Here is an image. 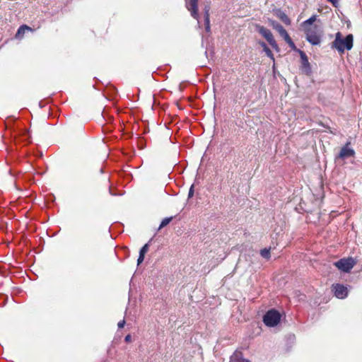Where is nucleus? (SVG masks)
<instances>
[{
	"mask_svg": "<svg viewBox=\"0 0 362 362\" xmlns=\"http://www.w3.org/2000/svg\"><path fill=\"white\" fill-rule=\"evenodd\" d=\"M266 326L273 327L276 326L281 320V318H262Z\"/></svg>",
	"mask_w": 362,
	"mask_h": 362,
	"instance_id": "nucleus-11",
	"label": "nucleus"
},
{
	"mask_svg": "<svg viewBox=\"0 0 362 362\" xmlns=\"http://www.w3.org/2000/svg\"><path fill=\"white\" fill-rule=\"evenodd\" d=\"M278 16L286 25L291 24V20L285 13L280 11Z\"/></svg>",
	"mask_w": 362,
	"mask_h": 362,
	"instance_id": "nucleus-15",
	"label": "nucleus"
},
{
	"mask_svg": "<svg viewBox=\"0 0 362 362\" xmlns=\"http://www.w3.org/2000/svg\"><path fill=\"white\" fill-rule=\"evenodd\" d=\"M148 248H149V245L148 243H146L145 244L140 250L139 251V253L141 255H144L145 256V254L148 252Z\"/></svg>",
	"mask_w": 362,
	"mask_h": 362,
	"instance_id": "nucleus-18",
	"label": "nucleus"
},
{
	"mask_svg": "<svg viewBox=\"0 0 362 362\" xmlns=\"http://www.w3.org/2000/svg\"><path fill=\"white\" fill-rule=\"evenodd\" d=\"M273 28L275 29L279 34L286 40L287 38H288L289 35L288 34L287 31L284 28V27L276 22L272 23Z\"/></svg>",
	"mask_w": 362,
	"mask_h": 362,
	"instance_id": "nucleus-8",
	"label": "nucleus"
},
{
	"mask_svg": "<svg viewBox=\"0 0 362 362\" xmlns=\"http://www.w3.org/2000/svg\"><path fill=\"white\" fill-rule=\"evenodd\" d=\"M334 296L339 299H344L348 296V288L342 284H337L332 286Z\"/></svg>",
	"mask_w": 362,
	"mask_h": 362,
	"instance_id": "nucleus-5",
	"label": "nucleus"
},
{
	"mask_svg": "<svg viewBox=\"0 0 362 362\" xmlns=\"http://www.w3.org/2000/svg\"><path fill=\"white\" fill-rule=\"evenodd\" d=\"M260 255L262 257L268 259L270 258V250L264 248L260 251Z\"/></svg>",
	"mask_w": 362,
	"mask_h": 362,
	"instance_id": "nucleus-16",
	"label": "nucleus"
},
{
	"mask_svg": "<svg viewBox=\"0 0 362 362\" xmlns=\"http://www.w3.org/2000/svg\"><path fill=\"white\" fill-rule=\"evenodd\" d=\"M317 20V16L313 15L301 24L305 33L306 40L313 45L320 44L323 35V30L321 26L313 25Z\"/></svg>",
	"mask_w": 362,
	"mask_h": 362,
	"instance_id": "nucleus-1",
	"label": "nucleus"
},
{
	"mask_svg": "<svg viewBox=\"0 0 362 362\" xmlns=\"http://www.w3.org/2000/svg\"><path fill=\"white\" fill-rule=\"evenodd\" d=\"M172 220V217H170V218H165L164 219H163V221H161L160 224V226H159V228H162L165 226H166Z\"/></svg>",
	"mask_w": 362,
	"mask_h": 362,
	"instance_id": "nucleus-17",
	"label": "nucleus"
},
{
	"mask_svg": "<svg viewBox=\"0 0 362 362\" xmlns=\"http://www.w3.org/2000/svg\"><path fill=\"white\" fill-rule=\"evenodd\" d=\"M209 6L204 8V22H205V30L207 33L210 32V20H209Z\"/></svg>",
	"mask_w": 362,
	"mask_h": 362,
	"instance_id": "nucleus-10",
	"label": "nucleus"
},
{
	"mask_svg": "<svg viewBox=\"0 0 362 362\" xmlns=\"http://www.w3.org/2000/svg\"><path fill=\"white\" fill-rule=\"evenodd\" d=\"M354 264L355 262L352 258L341 259L334 262L336 267L344 272H349L354 267Z\"/></svg>",
	"mask_w": 362,
	"mask_h": 362,
	"instance_id": "nucleus-4",
	"label": "nucleus"
},
{
	"mask_svg": "<svg viewBox=\"0 0 362 362\" xmlns=\"http://www.w3.org/2000/svg\"><path fill=\"white\" fill-rule=\"evenodd\" d=\"M193 194H194V186L192 185L189 190V193H188V197L189 198H191L193 197Z\"/></svg>",
	"mask_w": 362,
	"mask_h": 362,
	"instance_id": "nucleus-21",
	"label": "nucleus"
},
{
	"mask_svg": "<svg viewBox=\"0 0 362 362\" xmlns=\"http://www.w3.org/2000/svg\"><path fill=\"white\" fill-rule=\"evenodd\" d=\"M354 36L352 34L347 35L343 37L341 33H336L333 42V47L340 53L343 54L345 50H351L353 47Z\"/></svg>",
	"mask_w": 362,
	"mask_h": 362,
	"instance_id": "nucleus-2",
	"label": "nucleus"
},
{
	"mask_svg": "<svg viewBox=\"0 0 362 362\" xmlns=\"http://www.w3.org/2000/svg\"><path fill=\"white\" fill-rule=\"evenodd\" d=\"M256 30L267 40V41L272 47L273 49L276 50L279 49L278 45L276 42L272 32L269 29L264 28V26L257 25H256Z\"/></svg>",
	"mask_w": 362,
	"mask_h": 362,
	"instance_id": "nucleus-3",
	"label": "nucleus"
},
{
	"mask_svg": "<svg viewBox=\"0 0 362 362\" xmlns=\"http://www.w3.org/2000/svg\"><path fill=\"white\" fill-rule=\"evenodd\" d=\"M124 341L127 342V343H129V342H131L132 341V337L130 334H127L125 338H124Z\"/></svg>",
	"mask_w": 362,
	"mask_h": 362,
	"instance_id": "nucleus-24",
	"label": "nucleus"
},
{
	"mask_svg": "<svg viewBox=\"0 0 362 362\" xmlns=\"http://www.w3.org/2000/svg\"><path fill=\"white\" fill-rule=\"evenodd\" d=\"M285 41L288 44L289 47L292 49H293V50L296 49V45L290 37H288V38H287Z\"/></svg>",
	"mask_w": 362,
	"mask_h": 362,
	"instance_id": "nucleus-19",
	"label": "nucleus"
},
{
	"mask_svg": "<svg viewBox=\"0 0 362 362\" xmlns=\"http://www.w3.org/2000/svg\"><path fill=\"white\" fill-rule=\"evenodd\" d=\"M262 317H282V314L276 309L272 308L267 310Z\"/></svg>",
	"mask_w": 362,
	"mask_h": 362,
	"instance_id": "nucleus-14",
	"label": "nucleus"
},
{
	"mask_svg": "<svg viewBox=\"0 0 362 362\" xmlns=\"http://www.w3.org/2000/svg\"><path fill=\"white\" fill-rule=\"evenodd\" d=\"M259 45L263 48V50L265 52V54H267V56L268 57H269L270 59H272V60H274V55H273L272 51L270 50V49L266 45V43L264 42L260 41V42H259Z\"/></svg>",
	"mask_w": 362,
	"mask_h": 362,
	"instance_id": "nucleus-13",
	"label": "nucleus"
},
{
	"mask_svg": "<svg viewBox=\"0 0 362 362\" xmlns=\"http://www.w3.org/2000/svg\"><path fill=\"white\" fill-rule=\"evenodd\" d=\"M354 151L351 148H348L347 146H346L341 149L339 156V158H345L351 157L354 156Z\"/></svg>",
	"mask_w": 362,
	"mask_h": 362,
	"instance_id": "nucleus-9",
	"label": "nucleus"
},
{
	"mask_svg": "<svg viewBox=\"0 0 362 362\" xmlns=\"http://www.w3.org/2000/svg\"><path fill=\"white\" fill-rule=\"evenodd\" d=\"M300 60H301V71L306 75H310L311 74V66L310 62H308V57L305 53L301 50H298Z\"/></svg>",
	"mask_w": 362,
	"mask_h": 362,
	"instance_id": "nucleus-6",
	"label": "nucleus"
},
{
	"mask_svg": "<svg viewBox=\"0 0 362 362\" xmlns=\"http://www.w3.org/2000/svg\"><path fill=\"white\" fill-rule=\"evenodd\" d=\"M186 7L189 11L191 13V16L197 20L198 23L199 21V14H198V0H189V1H186Z\"/></svg>",
	"mask_w": 362,
	"mask_h": 362,
	"instance_id": "nucleus-7",
	"label": "nucleus"
},
{
	"mask_svg": "<svg viewBox=\"0 0 362 362\" xmlns=\"http://www.w3.org/2000/svg\"><path fill=\"white\" fill-rule=\"evenodd\" d=\"M28 30H31V28L26 25H21L18 28V30L16 34V38H17V39L22 38L23 35L25 34V33Z\"/></svg>",
	"mask_w": 362,
	"mask_h": 362,
	"instance_id": "nucleus-12",
	"label": "nucleus"
},
{
	"mask_svg": "<svg viewBox=\"0 0 362 362\" xmlns=\"http://www.w3.org/2000/svg\"><path fill=\"white\" fill-rule=\"evenodd\" d=\"M144 255H141L140 253H139V257H138V259H137V264L139 265L141 263L143 262L144 259Z\"/></svg>",
	"mask_w": 362,
	"mask_h": 362,
	"instance_id": "nucleus-20",
	"label": "nucleus"
},
{
	"mask_svg": "<svg viewBox=\"0 0 362 362\" xmlns=\"http://www.w3.org/2000/svg\"><path fill=\"white\" fill-rule=\"evenodd\" d=\"M327 1L330 3H332L334 6L337 7L339 0H327Z\"/></svg>",
	"mask_w": 362,
	"mask_h": 362,
	"instance_id": "nucleus-22",
	"label": "nucleus"
},
{
	"mask_svg": "<svg viewBox=\"0 0 362 362\" xmlns=\"http://www.w3.org/2000/svg\"><path fill=\"white\" fill-rule=\"evenodd\" d=\"M124 325H125V320H123L119 321V322H118V325H118V327H119V328H122V327H124Z\"/></svg>",
	"mask_w": 362,
	"mask_h": 362,
	"instance_id": "nucleus-23",
	"label": "nucleus"
}]
</instances>
